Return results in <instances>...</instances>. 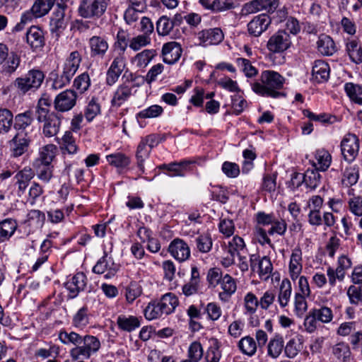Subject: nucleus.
I'll use <instances>...</instances> for the list:
<instances>
[{"label":"nucleus","instance_id":"0eeeda50","mask_svg":"<svg viewBox=\"0 0 362 362\" xmlns=\"http://www.w3.org/2000/svg\"><path fill=\"white\" fill-rule=\"evenodd\" d=\"M77 98V93L71 89L60 93L54 100L55 110L58 112L69 111L76 105Z\"/></svg>","mask_w":362,"mask_h":362},{"label":"nucleus","instance_id":"393cba45","mask_svg":"<svg viewBox=\"0 0 362 362\" xmlns=\"http://www.w3.org/2000/svg\"><path fill=\"white\" fill-rule=\"evenodd\" d=\"M117 325L121 330L131 332L140 327L141 322L136 316L120 315L117 318Z\"/></svg>","mask_w":362,"mask_h":362},{"label":"nucleus","instance_id":"338daca9","mask_svg":"<svg viewBox=\"0 0 362 362\" xmlns=\"http://www.w3.org/2000/svg\"><path fill=\"white\" fill-rule=\"evenodd\" d=\"M312 311L317 317L318 321L327 323L332 320V311L327 307H322L320 309H313Z\"/></svg>","mask_w":362,"mask_h":362},{"label":"nucleus","instance_id":"1a4fd4ad","mask_svg":"<svg viewBox=\"0 0 362 362\" xmlns=\"http://www.w3.org/2000/svg\"><path fill=\"white\" fill-rule=\"evenodd\" d=\"M37 118L39 122H43L42 133L46 137H52L59 132L61 126V116L54 112L50 115Z\"/></svg>","mask_w":362,"mask_h":362},{"label":"nucleus","instance_id":"c03bdc74","mask_svg":"<svg viewBox=\"0 0 362 362\" xmlns=\"http://www.w3.org/2000/svg\"><path fill=\"white\" fill-rule=\"evenodd\" d=\"M13 113L8 109H0V127L1 132L8 133L13 124Z\"/></svg>","mask_w":362,"mask_h":362},{"label":"nucleus","instance_id":"412c9836","mask_svg":"<svg viewBox=\"0 0 362 362\" xmlns=\"http://www.w3.org/2000/svg\"><path fill=\"white\" fill-rule=\"evenodd\" d=\"M317 49L324 56H332L337 51L333 39L325 34H322L319 36L317 41Z\"/></svg>","mask_w":362,"mask_h":362},{"label":"nucleus","instance_id":"4be33fe9","mask_svg":"<svg viewBox=\"0 0 362 362\" xmlns=\"http://www.w3.org/2000/svg\"><path fill=\"white\" fill-rule=\"evenodd\" d=\"M86 285V276L83 272H78L65 284V287L72 294L71 297H76L81 291H83Z\"/></svg>","mask_w":362,"mask_h":362},{"label":"nucleus","instance_id":"c756f323","mask_svg":"<svg viewBox=\"0 0 362 362\" xmlns=\"http://www.w3.org/2000/svg\"><path fill=\"white\" fill-rule=\"evenodd\" d=\"M56 0H35L32 6V12L35 18L47 15L54 5Z\"/></svg>","mask_w":362,"mask_h":362},{"label":"nucleus","instance_id":"052dcab7","mask_svg":"<svg viewBox=\"0 0 362 362\" xmlns=\"http://www.w3.org/2000/svg\"><path fill=\"white\" fill-rule=\"evenodd\" d=\"M62 148L66 151L69 154L75 153L77 151V146L71 132H66L64 134Z\"/></svg>","mask_w":362,"mask_h":362},{"label":"nucleus","instance_id":"4c0bfd02","mask_svg":"<svg viewBox=\"0 0 362 362\" xmlns=\"http://www.w3.org/2000/svg\"><path fill=\"white\" fill-rule=\"evenodd\" d=\"M59 339L64 344H72L76 346H80L83 341V337L75 332L62 330L59 334Z\"/></svg>","mask_w":362,"mask_h":362},{"label":"nucleus","instance_id":"3c124183","mask_svg":"<svg viewBox=\"0 0 362 362\" xmlns=\"http://www.w3.org/2000/svg\"><path fill=\"white\" fill-rule=\"evenodd\" d=\"M90 85V79L88 73L84 72L78 76L74 81V87L81 93L86 91Z\"/></svg>","mask_w":362,"mask_h":362},{"label":"nucleus","instance_id":"e2e57ef3","mask_svg":"<svg viewBox=\"0 0 362 362\" xmlns=\"http://www.w3.org/2000/svg\"><path fill=\"white\" fill-rule=\"evenodd\" d=\"M100 107L99 104L96 102V100L94 98H93L88 103L85 110L84 116L88 122H90L95 118V117L98 114L100 113Z\"/></svg>","mask_w":362,"mask_h":362},{"label":"nucleus","instance_id":"de8ad7c7","mask_svg":"<svg viewBox=\"0 0 362 362\" xmlns=\"http://www.w3.org/2000/svg\"><path fill=\"white\" fill-rule=\"evenodd\" d=\"M245 247L244 240L242 238L239 236H234L231 240L228 243V245L226 247V252L229 255H232L233 256H239L240 251L243 250Z\"/></svg>","mask_w":362,"mask_h":362},{"label":"nucleus","instance_id":"2eb2a0df","mask_svg":"<svg viewBox=\"0 0 362 362\" xmlns=\"http://www.w3.org/2000/svg\"><path fill=\"white\" fill-rule=\"evenodd\" d=\"M35 171L30 167H25L16 172L13 177L14 185L18 188V193L23 194L31 180L35 177Z\"/></svg>","mask_w":362,"mask_h":362},{"label":"nucleus","instance_id":"69168bd1","mask_svg":"<svg viewBox=\"0 0 362 362\" xmlns=\"http://www.w3.org/2000/svg\"><path fill=\"white\" fill-rule=\"evenodd\" d=\"M197 247L203 253L209 252L212 247L211 238L207 235H202L196 238Z\"/></svg>","mask_w":362,"mask_h":362},{"label":"nucleus","instance_id":"13d9d810","mask_svg":"<svg viewBox=\"0 0 362 362\" xmlns=\"http://www.w3.org/2000/svg\"><path fill=\"white\" fill-rule=\"evenodd\" d=\"M273 269L272 264L270 259L264 256L259 262V275L261 279L267 280Z\"/></svg>","mask_w":362,"mask_h":362},{"label":"nucleus","instance_id":"6ab92c4d","mask_svg":"<svg viewBox=\"0 0 362 362\" xmlns=\"http://www.w3.org/2000/svg\"><path fill=\"white\" fill-rule=\"evenodd\" d=\"M220 285L223 291L219 293V299L223 302H228L237 290L236 281L230 275L226 274L223 276Z\"/></svg>","mask_w":362,"mask_h":362},{"label":"nucleus","instance_id":"dca6fc26","mask_svg":"<svg viewBox=\"0 0 362 362\" xmlns=\"http://www.w3.org/2000/svg\"><path fill=\"white\" fill-rule=\"evenodd\" d=\"M26 41L33 50L43 47L45 39L42 30L38 26H31L26 33Z\"/></svg>","mask_w":362,"mask_h":362},{"label":"nucleus","instance_id":"f3484780","mask_svg":"<svg viewBox=\"0 0 362 362\" xmlns=\"http://www.w3.org/2000/svg\"><path fill=\"white\" fill-rule=\"evenodd\" d=\"M88 45L92 57L103 58L109 48L107 40L100 36L91 37Z\"/></svg>","mask_w":362,"mask_h":362},{"label":"nucleus","instance_id":"e433bc0d","mask_svg":"<svg viewBox=\"0 0 362 362\" xmlns=\"http://www.w3.org/2000/svg\"><path fill=\"white\" fill-rule=\"evenodd\" d=\"M284 346L283 337L280 335H276L270 339L268 344V355L276 358L282 352Z\"/></svg>","mask_w":362,"mask_h":362},{"label":"nucleus","instance_id":"5fc2aeb1","mask_svg":"<svg viewBox=\"0 0 362 362\" xmlns=\"http://www.w3.org/2000/svg\"><path fill=\"white\" fill-rule=\"evenodd\" d=\"M244 305L246 312L252 315L256 312L259 305V300L253 293L249 292L244 297Z\"/></svg>","mask_w":362,"mask_h":362},{"label":"nucleus","instance_id":"a211bd4d","mask_svg":"<svg viewBox=\"0 0 362 362\" xmlns=\"http://www.w3.org/2000/svg\"><path fill=\"white\" fill-rule=\"evenodd\" d=\"M346 51L351 62L356 64L362 62V45L357 38H348L346 42Z\"/></svg>","mask_w":362,"mask_h":362},{"label":"nucleus","instance_id":"0e129e2a","mask_svg":"<svg viewBox=\"0 0 362 362\" xmlns=\"http://www.w3.org/2000/svg\"><path fill=\"white\" fill-rule=\"evenodd\" d=\"M203 356V349L198 341L192 342L188 349V357L194 362H199Z\"/></svg>","mask_w":362,"mask_h":362},{"label":"nucleus","instance_id":"774afa93","mask_svg":"<svg viewBox=\"0 0 362 362\" xmlns=\"http://www.w3.org/2000/svg\"><path fill=\"white\" fill-rule=\"evenodd\" d=\"M150 43V37L146 35H139L133 37L129 42V47L134 51H138L141 47Z\"/></svg>","mask_w":362,"mask_h":362},{"label":"nucleus","instance_id":"603ef678","mask_svg":"<svg viewBox=\"0 0 362 362\" xmlns=\"http://www.w3.org/2000/svg\"><path fill=\"white\" fill-rule=\"evenodd\" d=\"M78 13L83 18L96 17L95 8H94L93 1L90 0H81Z\"/></svg>","mask_w":362,"mask_h":362},{"label":"nucleus","instance_id":"20e7f679","mask_svg":"<svg viewBox=\"0 0 362 362\" xmlns=\"http://www.w3.org/2000/svg\"><path fill=\"white\" fill-rule=\"evenodd\" d=\"M277 6V0H252L243 6L240 13L242 16H248L262 11L273 13Z\"/></svg>","mask_w":362,"mask_h":362},{"label":"nucleus","instance_id":"473e14b6","mask_svg":"<svg viewBox=\"0 0 362 362\" xmlns=\"http://www.w3.org/2000/svg\"><path fill=\"white\" fill-rule=\"evenodd\" d=\"M56 146L48 144L43 146L39 153V157L36 160V165H52L51 163L55 156Z\"/></svg>","mask_w":362,"mask_h":362},{"label":"nucleus","instance_id":"a19ab883","mask_svg":"<svg viewBox=\"0 0 362 362\" xmlns=\"http://www.w3.org/2000/svg\"><path fill=\"white\" fill-rule=\"evenodd\" d=\"M174 27V22L166 16H160L156 22V31L159 35H168Z\"/></svg>","mask_w":362,"mask_h":362},{"label":"nucleus","instance_id":"9d476101","mask_svg":"<svg viewBox=\"0 0 362 362\" xmlns=\"http://www.w3.org/2000/svg\"><path fill=\"white\" fill-rule=\"evenodd\" d=\"M271 23V18L267 14L256 16L247 23V32L250 36L259 37L268 29Z\"/></svg>","mask_w":362,"mask_h":362},{"label":"nucleus","instance_id":"7c9ffc66","mask_svg":"<svg viewBox=\"0 0 362 362\" xmlns=\"http://www.w3.org/2000/svg\"><path fill=\"white\" fill-rule=\"evenodd\" d=\"M313 166L315 167L314 168L308 169L303 174L305 185L311 189H315L320 185L321 180V175L319 173L316 164H314Z\"/></svg>","mask_w":362,"mask_h":362},{"label":"nucleus","instance_id":"39448f33","mask_svg":"<svg viewBox=\"0 0 362 362\" xmlns=\"http://www.w3.org/2000/svg\"><path fill=\"white\" fill-rule=\"evenodd\" d=\"M66 5L58 4V8L53 13L50 20V31L58 38L63 31L66 28L69 17L65 15Z\"/></svg>","mask_w":362,"mask_h":362},{"label":"nucleus","instance_id":"f8f14e48","mask_svg":"<svg viewBox=\"0 0 362 362\" xmlns=\"http://www.w3.org/2000/svg\"><path fill=\"white\" fill-rule=\"evenodd\" d=\"M199 45L208 46L218 45L223 40L224 35L218 28L203 30L197 33Z\"/></svg>","mask_w":362,"mask_h":362},{"label":"nucleus","instance_id":"a878e982","mask_svg":"<svg viewBox=\"0 0 362 362\" xmlns=\"http://www.w3.org/2000/svg\"><path fill=\"white\" fill-rule=\"evenodd\" d=\"M83 345L81 346L84 354L85 358H89L93 354L97 353L100 349V341L95 336L86 334L83 337Z\"/></svg>","mask_w":362,"mask_h":362},{"label":"nucleus","instance_id":"8fccbe9b","mask_svg":"<svg viewBox=\"0 0 362 362\" xmlns=\"http://www.w3.org/2000/svg\"><path fill=\"white\" fill-rule=\"evenodd\" d=\"M52 105V100L43 95L38 100L37 106V118H43L42 117L50 115L49 107Z\"/></svg>","mask_w":362,"mask_h":362},{"label":"nucleus","instance_id":"58836bf2","mask_svg":"<svg viewBox=\"0 0 362 362\" xmlns=\"http://www.w3.org/2000/svg\"><path fill=\"white\" fill-rule=\"evenodd\" d=\"M238 347L243 354L252 356L256 353L257 345L252 337L247 336L239 341Z\"/></svg>","mask_w":362,"mask_h":362},{"label":"nucleus","instance_id":"5701e85b","mask_svg":"<svg viewBox=\"0 0 362 362\" xmlns=\"http://www.w3.org/2000/svg\"><path fill=\"white\" fill-rule=\"evenodd\" d=\"M313 79L317 83H322L329 78V66L322 60H316L312 69Z\"/></svg>","mask_w":362,"mask_h":362},{"label":"nucleus","instance_id":"f257e3e1","mask_svg":"<svg viewBox=\"0 0 362 362\" xmlns=\"http://www.w3.org/2000/svg\"><path fill=\"white\" fill-rule=\"evenodd\" d=\"M262 83L255 82L252 85V90L262 96L278 98L284 95L279 91L283 87L284 78L278 72L266 70L261 73Z\"/></svg>","mask_w":362,"mask_h":362},{"label":"nucleus","instance_id":"b1692460","mask_svg":"<svg viewBox=\"0 0 362 362\" xmlns=\"http://www.w3.org/2000/svg\"><path fill=\"white\" fill-rule=\"evenodd\" d=\"M192 162L189 160H182L180 162H173L168 164H162L158 166L160 170H166L172 173L168 174L170 177H184L186 168Z\"/></svg>","mask_w":362,"mask_h":362},{"label":"nucleus","instance_id":"f704fd0d","mask_svg":"<svg viewBox=\"0 0 362 362\" xmlns=\"http://www.w3.org/2000/svg\"><path fill=\"white\" fill-rule=\"evenodd\" d=\"M17 228L16 221L12 218H6L0 222V241L8 240Z\"/></svg>","mask_w":362,"mask_h":362},{"label":"nucleus","instance_id":"09e8293b","mask_svg":"<svg viewBox=\"0 0 362 362\" xmlns=\"http://www.w3.org/2000/svg\"><path fill=\"white\" fill-rule=\"evenodd\" d=\"M36 175L41 181L48 183L53 176V166L52 165H36Z\"/></svg>","mask_w":362,"mask_h":362},{"label":"nucleus","instance_id":"f03ea898","mask_svg":"<svg viewBox=\"0 0 362 362\" xmlns=\"http://www.w3.org/2000/svg\"><path fill=\"white\" fill-rule=\"evenodd\" d=\"M81 60L82 57L78 51L71 52L64 63L62 74L54 81L52 87L58 89L69 84L77 71Z\"/></svg>","mask_w":362,"mask_h":362},{"label":"nucleus","instance_id":"9b49d317","mask_svg":"<svg viewBox=\"0 0 362 362\" xmlns=\"http://www.w3.org/2000/svg\"><path fill=\"white\" fill-rule=\"evenodd\" d=\"M30 142V139L28 134H22L21 132L16 133L9 141L11 155L15 158L22 156L28 151Z\"/></svg>","mask_w":362,"mask_h":362},{"label":"nucleus","instance_id":"864d4df0","mask_svg":"<svg viewBox=\"0 0 362 362\" xmlns=\"http://www.w3.org/2000/svg\"><path fill=\"white\" fill-rule=\"evenodd\" d=\"M144 312L145 317L148 320L157 319L164 315L158 302L149 303Z\"/></svg>","mask_w":362,"mask_h":362},{"label":"nucleus","instance_id":"ea45409f","mask_svg":"<svg viewBox=\"0 0 362 362\" xmlns=\"http://www.w3.org/2000/svg\"><path fill=\"white\" fill-rule=\"evenodd\" d=\"M151 150L143 141H140L136 149V158L137 165L141 173H144V161L151 153Z\"/></svg>","mask_w":362,"mask_h":362},{"label":"nucleus","instance_id":"72a5a7b5","mask_svg":"<svg viewBox=\"0 0 362 362\" xmlns=\"http://www.w3.org/2000/svg\"><path fill=\"white\" fill-rule=\"evenodd\" d=\"M158 303L163 314L169 315L174 311L178 305V300L175 295L168 293L163 296Z\"/></svg>","mask_w":362,"mask_h":362},{"label":"nucleus","instance_id":"c85d7f7f","mask_svg":"<svg viewBox=\"0 0 362 362\" xmlns=\"http://www.w3.org/2000/svg\"><path fill=\"white\" fill-rule=\"evenodd\" d=\"M292 293L291 283L288 279H284L281 281L278 293V302L281 308H285L291 298Z\"/></svg>","mask_w":362,"mask_h":362},{"label":"nucleus","instance_id":"6e6d98bb","mask_svg":"<svg viewBox=\"0 0 362 362\" xmlns=\"http://www.w3.org/2000/svg\"><path fill=\"white\" fill-rule=\"evenodd\" d=\"M163 112V110L161 106L158 105H153L137 113L136 118H154L160 116Z\"/></svg>","mask_w":362,"mask_h":362},{"label":"nucleus","instance_id":"aec40b11","mask_svg":"<svg viewBox=\"0 0 362 362\" xmlns=\"http://www.w3.org/2000/svg\"><path fill=\"white\" fill-rule=\"evenodd\" d=\"M133 86L124 82L115 90L111 104L113 107H119L132 95Z\"/></svg>","mask_w":362,"mask_h":362},{"label":"nucleus","instance_id":"4d7b16f0","mask_svg":"<svg viewBox=\"0 0 362 362\" xmlns=\"http://www.w3.org/2000/svg\"><path fill=\"white\" fill-rule=\"evenodd\" d=\"M88 323V309L86 307H83L74 316L73 325L76 327L83 328Z\"/></svg>","mask_w":362,"mask_h":362},{"label":"nucleus","instance_id":"a18cd8bd","mask_svg":"<svg viewBox=\"0 0 362 362\" xmlns=\"http://www.w3.org/2000/svg\"><path fill=\"white\" fill-rule=\"evenodd\" d=\"M332 353L341 362H347L351 355L349 346L344 342L337 344L332 349Z\"/></svg>","mask_w":362,"mask_h":362},{"label":"nucleus","instance_id":"bf43d9fd","mask_svg":"<svg viewBox=\"0 0 362 362\" xmlns=\"http://www.w3.org/2000/svg\"><path fill=\"white\" fill-rule=\"evenodd\" d=\"M347 295L351 304L362 303V284L349 286Z\"/></svg>","mask_w":362,"mask_h":362},{"label":"nucleus","instance_id":"4468645a","mask_svg":"<svg viewBox=\"0 0 362 362\" xmlns=\"http://www.w3.org/2000/svg\"><path fill=\"white\" fill-rule=\"evenodd\" d=\"M182 52L181 45L175 41L165 43L162 48L163 60L168 64L176 63L180 58Z\"/></svg>","mask_w":362,"mask_h":362},{"label":"nucleus","instance_id":"6e6552de","mask_svg":"<svg viewBox=\"0 0 362 362\" xmlns=\"http://www.w3.org/2000/svg\"><path fill=\"white\" fill-rule=\"evenodd\" d=\"M359 149L358 137L352 134H348L341 142V151L345 160L349 163L355 160Z\"/></svg>","mask_w":362,"mask_h":362},{"label":"nucleus","instance_id":"bb28decb","mask_svg":"<svg viewBox=\"0 0 362 362\" xmlns=\"http://www.w3.org/2000/svg\"><path fill=\"white\" fill-rule=\"evenodd\" d=\"M21 57L14 52H11L5 62L1 64V73L5 76H11L19 66Z\"/></svg>","mask_w":362,"mask_h":362},{"label":"nucleus","instance_id":"2f4dec72","mask_svg":"<svg viewBox=\"0 0 362 362\" xmlns=\"http://www.w3.org/2000/svg\"><path fill=\"white\" fill-rule=\"evenodd\" d=\"M93 271L94 273L99 274L107 272L105 277L110 278L115 274L117 269L114 267V263H112L111 266L109 265L107 259V254L105 253V255L101 257L93 267Z\"/></svg>","mask_w":362,"mask_h":362},{"label":"nucleus","instance_id":"c9c22d12","mask_svg":"<svg viewBox=\"0 0 362 362\" xmlns=\"http://www.w3.org/2000/svg\"><path fill=\"white\" fill-rule=\"evenodd\" d=\"M156 55L155 49H144L138 53L132 59L133 63H135L136 66L139 68L146 67L149 62Z\"/></svg>","mask_w":362,"mask_h":362},{"label":"nucleus","instance_id":"7ed1b4c3","mask_svg":"<svg viewBox=\"0 0 362 362\" xmlns=\"http://www.w3.org/2000/svg\"><path fill=\"white\" fill-rule=\"evenodd\" d=\"M45 78L44 73L38 69L30 70L24 76L14 81V86L21 93L29 90H35L42 85Z\"/></svg>","mask_w":362,"mask_h":362},{"label":"nucleus","instance_id":"37998d69","mask_svg":"<svg viewBox=\"0 0 362 362\" xmlns=\"http://www.w3.org/2000/svg\"><path fill=\"white\" fill-rule=\"evenodd\" d=\"M106 158L110 165H114L116 168H124L128 166L130 163L129 158L121 153L108 155Z\"/></svg>","mask_w":362,"mask_h":362},{"label":"nucleus","instance_id":"680f3d73","mask_svg":"<svg viewBox=\"0 0 362 362\" xmlns=\"http://www.w3.org/2000/svg\"><path fill=\"white\" fill-rule=\"evenodd\" d=\"M302 252L299 247H296L293 251L289 262V270L302 271Z\"/></svg>","mask_w":362,"mask_h":362},{"label":"nucleus","instance_id":"ddd939ff","mask_svg":"<svg viewBox=\"0 0 362 362\" xmlns=\"http://www.w3.org/2000/svg\"><path fill=\"white\" fill-rule=\"evenodd\" d=\"M168 252L180 262L188 259L190 257L189 247L180 238H175L170 243Z\"/></svg>","mask_w":362,"mask_h":362},{"label":"nucleus","instance_id":"49530a36","mask_svg":"<svg viewBox=\"0 0 362 362\" xmlns=\"http://www.w3.org/2000/svg\"><path fill=\"white\" fill-rule=\"evenodd\" d=\"M315 158L317 161V165H319L317 168L319 170H327L331 164L332 156L328 151L324 149L316 151Z\"/></svg>","mask_w":362,"mask_h":362},{"label":"nucleus","instance_id":"cd10ccee","mask_svg":"<svg viewBox=\"0 0 362 362\" xmlns=\"http://www.w3.org/2000/svg\"><path fill=\"white\" fill-rule=\"evenodd\" d=\"M33 120V114L30 111L18 114L14 117L13 128L17 133L21 132L22 134H28L25 130L30 127Z\"/></svg>","mask_w":362,"mask_h":362},{"label":"nucleus","instance_id":"423d86ee","mask_svg":"<svg viewBox=\"0 0 362 362\" xmlns=\"http://www.w3.org/2000/svg\"><path fill=\"white\" fill-rule=\"evenodd\" d=\"M291 45L290 35L286 30H279L267 42V49L274 53L283 52Z\"/></svg>","mask_w":362,"mask_h":362},{"label":"nucleus","instance_id":"79ce46f5","mask_svg":"<svg viewBox=\"0 0 362 362\" xmlns=\"http://www.w3.org/2000/svg\"><path fill=\"white\" fill-rule=\"evenodd\" d=\"M45 221V214L40 210H30L27 215V222L29 225H33L36 228H41Z\"/></svg>","mask_w":362,"mask_h":362}]
</instances>
